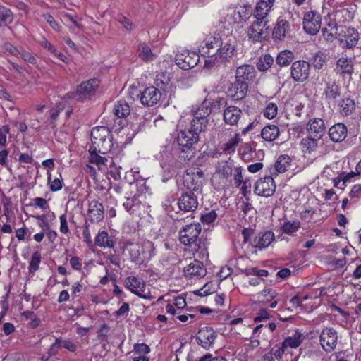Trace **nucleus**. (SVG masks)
<instances>
[{
    "instance_id": "ddd939ff",
    "label": "nucleus",
    "mask_w": 361,
    "mask_h": 361,
    "mask_svg": "<svg viewBox=\"0 0 361 361\" xmlns=\"http://www.w3.org/2000/svg\"><path fill=\"white\" fill-rule=\"evenodd\" d=\"M321 16L317 11H307L303 18L302 23L305 31L312 35L317 34L321 28Z\"/></svg>"
},
{
    "instance_id": "5fc2aeb1",
    "label": "nucleus",
    "mask_w": 361,
    "mask_h": 361,
    "mask_svg": "<svg viewBox=\"0 0 361 361\" xmlns=\"http://www.w3.org/2000/svg\"><path fill=\"white\" fill-rule=\"evenodd\" d=\"M277 111L278 108L276 104L275 103L270 102L264 109V115L267 118H274L276 116Z\"/></svg>"
},
{
    "instance_id": "ea45409f",
    "label": "nucleus",
    "mask_w": 361,
    "mask_h": 361,
    "mask_svg": "<svg viewBox=\"0 0 361 361\" xmlns=\"http://www.w3.org/2000/svg\"><path fill=\"white\" fill-rule=\"evenodd\" d=\"M202 181L199 180L197 175H192L191 173H187L183 177L184 185L192 191L197 190L202 185Z\"/></svg>"
},
{
    "instance_id": "58836bf2",
    "label": "nucleus",
    "mask_w": 361,
    "mask_h": 361,
    "mask_svg": "<svg viewBox=\"0 0 361 361\" xmlns=\"http://www.w3.org/2000/svg\"><path fill=\"white\" fill-rule=\"evenodd\" d=\"M304 338L303 335L296 331L290 336H288L285 338V340L282 342L283 348H297L300 345L302 341Z\"/></svg>"
},
{
    "instance_id": "3c124183",
    "label": "nucleus",
    "mask_w": 361,
    "mask_h": 361,
    "mask_svg": "<svg viewBox=\"0 0 361 361\" xmlns=\"http://www.w3.org/2000/svg\"><path fill=\"white\" fill-rule=\"evenodd\" d=\"M192 245L194 247L192 250L198 254V257L203 258L208 255L206 245L200 238H197V241L194 243Z\"/></svg>"
},
{
    "instance_id": "393cba45",
    "label": "nucleus",
    "mask_w": 361,
    "mask_h": 361,
    "mask_svg": "<svg viewBox=\"0 0 361 361\" xmlns=\"http://www.w3.org/2000/svg\"><path fill=\"white\" fill-rule=\"evenodd\" d=\"M255 78V68L251 65H243L237 68L235 71V79L245 82L246 84L254 80Z\"/></svg>"
},
{
    "instance_id": "bf43d9fd",
    "label": "nucleus",
    "mask_w": 361,
    "mask_h": 361,
    "mask_svg": "<svg viewBox=\"0 0 361 361\" xmlns=\"http://www.w3.org/2000/svg\"><path fill=\"white\" fill-rule=\"evenodd\" d=\"M242 167L240 166H235L234 167V184L238 187L241 185V183L243 182V178L242 176Z\"/></svg>"
},
{
    "instance_id": "864d4df0",
    "label": "nucleus",
    "mask_w": 361,
    "mask_h": 361,
    "mask_svg": "<svg viewBox=\"0 0 361 361\" xmlns=\"http://www.w3.org/2000/svg\"><path fill=\"white\" fill-rule=\"evenodd\" d=\"M13 20L10 10L4 6H0V26H4L11 23Z\"/></svg>"
},
{
    "instance_id": "49530a36",
    "label": "nucleus",
    "mask_w": 361,
    "mask_h": 361,
    "mask_svg": "<svg viewBox=\"0 0 361 361\" xmlns=\"http://www.w3.org/2000/svg\"><path fill=\"white\" fill-rule=\"evenodd\" d=\"M241 139L238 134H235L234 137L228 140L223 146L222 149L224 152L232 154L235 152L237 145L240 142Z\"/></svg>"
},
{
    "instance_id": "b1692460",
    "label": "nucleus",
    "mask_w": 361,
    "mask_h": 361,
    "mask_svg": "<svg viewBox=\"0 0 361 361\" xmlns=\"http://www.w3.org/2000/svg\"><path fill=\"white\" fill-rule=\"evenodd\" d=\"M87 212L91 221L99 222L104 216L103 204L97 200H92L89 202Z\"/></svg>"
},
{
    "instance_id": "1a4fd4ad",
    "label": "nucleus",
    "mask_w": 361,
    "mask_h": 361,
    "mask_svg": "<svg viewBox=\"0 0 361 361\" xmlns=\"http://www.w3.org/2000/svg\"><path fill=\"white\" fill-rule=\"evenodd\" d=\"M310 74V65L305 60H297L291 64L290 77L295 82L307 81Z\"/></svg>"
},
{
    "instance_id": "f8f14e48",
    "label": "nucleus",
    "mask_w": 361,
    "mask_h": 361,
    "mask_svg": "<svg viewBox=\"0 0 361 361\" xmlns=\"http://www.w3.org/2000/svg\"><path fill=\"white\" fill-rule=\"evenodd\" d=\"M200 61V56L195 51L183 49L176 56V64L182 69L194 68Z\"/></svg>"
},
{
    "instance_id": "412c9836",
    "label": "nucleus",
    "mask_w": 361,
    "mask_h": 361,
    "mask_svg": "<svg viewBox=\"0 0 361 361\" xmlns=\"http://www.w3.org/2000/svg\"><path fill=\"white\" fill-rule=\"evenodd\" d=\"M266 23L263 20H257L250 27L247 31L249 39L253 42H259L265 39L267 35V30L264 29Z\"/></svg>"
},
{
    "instance_id": "4c0bfd02",
    "label": "nucleus",
    "mask_w": 361,
    "mask_h": 361,
    "mask_svg": "<svg viewBox=\"0 0 361 361\" xmlns=\"http://www.w3.org/2000/svg\"><path fill=\"white\" fill-rule=\"evenodd\" d=\"M336 67L338 71L343 76L345 75H351L353 72V64L351 59L348 58H340L337 61Z\"/></svg>"
},
{
    "instance_id": "4468645a",
    "label": "nucleus",
    "mask_w": 361,
    "mask_h": 361,
    "mask_svg": "<svg viewBox=\"0 0 361 361\" xmlns=\"http://www.w3.org/2000/svg\"><path fill=\"white\" fill-rule=\"evenodd\" d=\"M99 81L96 79L89 80L80 84L75 91L74 97L78 101H84L94 95Z\"/></svg>"
},
{
    "instance_id": "423d86ee",
    "label": "nucleus",
    "mask_w": 361,
    "mask_h": 361,
    "mask_svg": "<svg viewBox=\"0 0 361 361\" xmlns=\"http://www.w3.org/2000/svg\"><path fill=\"white\" fill-rule=\"evenodd\" d=\"M199 130L195 126L190 124L188 128L180 130L177 135V142L178 145L183 147V150L190 149L193 146L197 144L200 140Z\"/></svg>"
},
{
    "instance_id": "603ef678",
    "label": "nucleus",
    "mask_w": 361,
    "mask_h": 361,
    "mask_svg": "<svg viewBox=\"0 0 361 361\" xmlns=\"http://www.w3.org/2000/svg\"><path fill=\"white\" fill-rule=\"evenodd\" d=\"M155 81L157 87L164 88L170 85L171 78L169 73L161 72L157 75Z\"/></svg>"
},
{
    "instance_id": "4be33fe9",
    "label": "nucleus",
    "mask_w": 361,
    "mask_h": 361,
    "mask_svg": "<svg viewBox=\"0 0 361 361\" xmlns=\"http://www.w3.org/2000/svg\"><path fill=\"white\" fill-rule=\"evenodd\" d=\"M161 96V92L157 88L149 87L141 93L140 102L145 106H152L160 100Z\"/></svg>"
},
{
    "instance_id": "6e6552de",
    "label": "nucleus",
    "mask_w": 361,
    "mask_h": 361,
    "mask_svg": "<svg viewBox=\"0 0 361 361\" xmlns=\"http://www.w3.org/2000/svg\"><path fill=\"white\" fill-rule=\"evenodd\" d=\"M338 332L332 327L324 328L319 335L322 348L327 353L333 352L338 345Z\"/></svg>"
},
{
    "instance_id": "9d476101",
    "label": "nucleus",
    "mask_w": 361,
    "mask_h": 361,
    "mask_svg": "<svg viewBox=\"0 0 361 361\" xmlns=\"http://www.w3.org/2000/svg\"><path fill=\"white\" fill-rule=\"evenodd\" d=\"M137 188V192L132 197H127L123 205L126 211L133 214L139 210L142 204L146 203V188L144 185L140 187L136 184L135 185Z\"/></svg>"
},
{
    "instance_id": "473e14b6",
    "label": "nucleus",
    "mask_w": 361,
    "mask_h": 361,
    "mask_svg": "<svg viewBox=\"0 0 361 361\" xmlns=\"http://www.w3.org/2000/svg\"><path fill=\"white\" fill-rule=\"evenodd\" d=\"M319 140H320V138L311 135L303 138L300 142L302 152L306 154L314 152L317 148Z\"/></svg>"
},
{
    "instance_id": "f257e3e1",
    "label": "nucleus",
    "mask_w": 361,
    "mask_h": 361,
    "mask_svg": "<svg viewBox=\"0 0 361 361\" xmlns=\"http://www.w3.org/2000/svg\"><path fill=\"white\" fill-rule=\"evenodd\" d=\"M125 250L128 252L132 262L142 264L148 262L154 255V247L150 240H144L138 243L128 241L126 243Z\"/></svg>"
},
{
    "instance_id": "c9c22d12",
    "label": "nucleus",
    "mask_w": 361,
    "mask_h": 361,
    "mask_svg": "<svg viewBox=\"0 0 361 361\" xmlns=\"http://www.w3.org/2000/svg\"><path fill=\"white\" fill-rule=\"evenodd\" d=\"M274 240V234L271 231H266L259 234L255 239V247L259 249L267 247Z\"/></svg>"
},
{
    "instance_id": "7ed1b4c3",
    "label": "nucleus",
    "mask_w": 361,
    "mask_h": 361,
    "mask_svg": "<svg viewBox=\"0 0 361 361\" xmlns=\"http://www.w3.org/2000/svg\"><path fill=\"white\" fill-rule=\"evenodd\" d=\"M235 47V39H223V42L220 44L217 51L205 60L204 67L209 68L228 61L234 56Z\"/></svg>"
},
{
    "instance_id": "6e6d98bb",
    "label": "nucleus",
    "mask_w": 361,
    "mask_h": 361,
    "mask_svg": "<svg viewBox=\"0 0 361 361\" xmlns=\"http://www.w3.org/2000/svg\"><path fill=\"white\" fill-rule=\"evenodd\" d=\"M245 273L248 276H260V277H266L269 275V272L267 270L259 269L257 267L247 269L245 270Z\"/></svg>"
},
{
    "instance_id": "7c9ffc66",
    "label": "nucleus",
    "mask_w": 361,
    "mask_h": 361,
    "mask_svg": "<svg viewBox=\"0 0 361 361\" xmlns=\"http://www.w3.org/2000/svg\"><path fill=\"white\" fill-rule=\"evenodd\" d=\"M290 161L291 159L288 155L279 156L275 163L274 172H271V174L276 176L279 173L288 171L290 166Z\"/></svg>"
},
{
    "instance_id": "69168bd1",
    "label": "nucleus",
    "mask_w": 361,
    "mask_h": 361,
    "mask_svg": "<svg viewBox=\"0 0 361 361\" xmlns=\"http://www.w3.org/2000/svg\"><path fill=\"white\" fill-rule=\"evenodd\" d=\"M325 59L322 55L315 54L313 59L312 64L314 68L321 69L324 66Z\"/></svg>"
},
{
    "instance_id": "052dcab7",
    "label": "nucleus",
    "mask_w": 361,
    "mask_h": 361,
    "mask_svg": "<svg viewBox=\"0 0 361 361\" xmlns=\"http://www.w3.org/2000/svg\"><path fill=\"white\" fill-rule=\"evenodd\" d=\"M42 17L49 24L51 28L56 31L60 30L59 24L54 20L52 16H51L49 13H45L42 16Z\"/></svg>"
},
{
    "instance_id": "5701e85b",
    "label": "nucleus",
    "mask_w": 361,
    "mask_h": 361,
    "mask_svg": "<svg viewBox=\"0 0 361 361\" xmlns=\"http://www.w3.org/2000/svg\"><path fill=\"white\" fill-rule=\"evenodd\" d=\"M248 85L235 79V81L231 85L228 89V95L235 100L243 99L247 92Z\"/></svg>"
},
{
    "instance_id": "bb28decb",
    "label": "nucleus",
    "mask_w": 361,
    "mask_h": 361,
    "mask_svg": "<svg viewBox=\"0 0 361 361\" xmlns=\"http://www.w3.org/2000/svg\"><path fill=\"white\" fill-rule=\"evenodd\" d=\"M275 0H259L255 8L254 16L257 20H264L271 11Z\"/></svg>"
},
{
    "instance_id": "f704fd0d",
    "label": "nucleus",
    "mask_w": 361,
    "mask_h": 361,
    "mask_svg": "<svg viewBox=\"0 0 361 361\" xmlns=\"http://www.w3.org/2000/svg\"><path fill=\"white\" fill-rule=\"evenodd\" d=\"M279 128L276 125H267L261 131L262 137L268 142H271L278 138L279 135Z\"/></svg>"
},
{
    "instance_id": "79ce46f5",
    "label": "nucleus",
    "mask_w": 361,
    "mask_h": 361,
    "mask_svg": "<svg viewBox=\"0 0 361 361\" xmlns=\"http://www.w3.org/2000/svg\"><path fill=\"white\" fill-rule=\"evenodd\" d=\"M113 112L119 118H126L130 114V108L126 102L118 101L114 104Z\"/></svg>"
},
{
    "instance_id": "774afa93",
    "label": "nucleus",
    "mask_w": 361,
    "mask_h": 361,
    "mask_svg": "<svg viewBox=\"0 0 361 361\" xmlns=\"http://www.w3.org/2000/svg\"><path fill=\"white\" fill-rule=\"evenodd\" d=\"M60 231L64 234H67L69 232L66 215L62 214L60 218Z\"/></svg>"
},
{
    "instance_id": "72a5a7b5",
    "label": "nucleus",
    "mask_w": 361,
    "mask_h": 361,
    "mask_svg": "<svg viewBox=\"0 0 361 361\" xmlns=\"http://www.w3.org/2000/svg\"><path fill=\"white\" fill-rule=\"evenodd\" d=\"M95 244L104 248H114L115 247L114 240L104 231L98 233L95 238Z\"/></svg>"
},
{
    "instance_id": "de8ad7c7",
    "label": "nucleus",
    "mask_w": 361,
    "mask_h": 361,
    "mask_svg": "<svg viewBox=\"0 0 361 361\" xmlns=\"http://www.w3.org/2000/svg\"><path fill=\"white\" fill-rule=\"evenodd\" d=\"M89 152L90 155L89 157V161L93 164H95L99 169L101 168L102 166L106 165L108 159L98 154L99 153L98 151L91 150V148L89 149Z\"/></svg>"
},
{
    "instance_id": "9b49d317",
    "label": "nucleus",
    "mask_w": 361,
    "mask_h": 361,
    "mask_svg": "<svg viewBox=\"0 0 361 361\" xmlns=\"http://www.w3.org/2000/svg\"><path fill=\"white\" fill-rule=\"evenodd\" d=\"M320 77L322 82L325 85L323 95L326 100L334 101L341 96V87L335 80L331 79L326 73L323 72H321L319 78Z\"/></svg>"
},
{
    "instance_id": "6ab92c4d",
    "label": "nucleus",
    "mask_w": 361,
    "mask_h": 361,
    "mask_svg": "<svg viewBox=\"0 0 361 361\" xmlns=\"http://www.w3.org/2000/svg\"><path fill=\"white\" fill-rule=\"evenodd\" d=\"M222 42L223 39L219 34L209 35L200 45V51L202 52L203 54L208 55L209 58L211 55L214 53L213 51H216Z\"/></svg>"
},
{
    "instance_id": "0eeeda50",
    "label": "nucleus",
    "mask_w": 361,
    "mask_h": 361,
    "mask_svg": "<svg viewBox=\"0 0 361 361\" xmlns=\"http://www.w3.org/2000/svg\"><path fill=\"white\" fill-rule=\"evenodd\" d=\"M202 231L200 224H190L183 226L179 231L180 242L186 246L192 247L199 238Z\"/></svg>"
},
{
    "instance_id": "13d9d810",
    "label": "nucleus",
    "mask_w": 361,
    "mask_h": 361,
    "mask_svg": "<svg viewBox=\"0 0 361 361\" xmlns=\"http://www.w3.org/2000/svg\"><path fill=\"white\" fill-rule=\"evenodd\" d=\"M61 347V338H56L54 343L51 345L49 347L47 354L49 355V356L53 357L56 355L60 348Z\"/></svg>"
},
{
    "instance_id": "e433bc0d",
    "label": "nucleus",
    "mask_w": 361,
    "mask_h": 361,
    "mask_svg": "<svg viewBox=\"0 0 361 361\" xmlns=\"http://www.w3.org/2000/svg\"><path fill=\"white\" fill-rule=\"evenodd\" d=\"M358 41V32L354 28H348L345 32L342 42L348 48L355 47Z\"/></svg>"
},
{
    "instance_id": "a19ab883",
    "label": "nucleus",
    "mask_w": 361,
    "mask_h": 361,
    "mask_svg": "<svg viewBox=\"0 0 361 361\" xmlns=\"http://www.w3.org/2000/svg\"><path fill=\"white\" fill-rule=\"evenodd\" d=\"M339 111L343 116L350 115L355 109L354 100L350 97L342 99L338 103Z\"/></svg>"
},
{
    "instance_id": "c85d7f7f",
    "label": "nucleus",
    "mask_w": 361,
    "mask_h": 361,
    "mask_svg": "<svg viewBox=\"0 0 361 361\" xmlns=\"http://www.w3.org/2000/svg\"><path fill=\"white\" fill-rule=\"evenodd\" d=\"M290 31L289 23L283 18H279L273 30V37L280 41L283 40Z\"/></svg>"
},
{
    "instance_id": "680f3d73",
    "label": "nucleus",
    "mask_w": 361,
    "mask_h": 361,
    "mask_svg": "<svg viewBox=\"0 0 361 361\" xmlns=\"http://www.w3.org/2000/svg\"><path fill=\"white\" fill-rule=\"evenodd\" d=\"M9 133V127L8 126H3L0 128V147H5L6 145V137Z\"/></svg>"
},
{
    "instance_id": "a211bd4d",
    "label": "nucleus",
    "mask_w": 361,
    "mask_h": 361,
    "mask_svg": "<svg viewBox=\"0 0 361 361\" xmlns=\"http://www.w3.org/2000/svg\"><path fill=\"white\" fill-rule=\"evenodd\" d=\"M178 205L185 212H195L198 207L197 197L191 191L183 193L178 198Z\"/></svg>"
},
{
    "instance_id": "f03ea898",
    "label": "nucleus",
    "mask_w": 361,
    "mask_h": 361,
    "mask_svg": "<svg viewBox=\"0 0 361 361\" xmlns=\"http://www.w3.org/2000/svg\"><path fill=\"white\" fill-rule=\"evenodd\" d=\"M91 141V150L98 151L100 154L108 153L113 147L112 135L105 126H97L92 129Z\"/></svg>"
},
{
    "instance_id": "09e8293b",
    "label": "nucleus",
    "mask_w": 361,
    "mask_h": 361,
    "mask_svg": "<svg viewBox=\"0 0 361 361\" xmlns=\"http://www.w3.org/2000/svg\"><path fill=\"white\" fill-rule=\"evenodd\" d=\"M41 259V253L39 251H36L32 254L28 266L30 273L33 274L39 269Z\"/></svg>"
},
{
    "instance_id": "f3484780",
    "label": "nucleus",
    "mask_w": 361,
    "mask_h": 361,
    "mask_svg": "<svg viewBox=\"0 0 361 361\" xmlns=\"http://www.w3.org/2000/svg\"><path fill=\"white\" fill-rule=\"evenodd\" d=\"M216 338V334L212 328L204 327L198 331L195 339L203 348L209 349L213 346Z\"/></svg>"
},
{
    "instance_id": "2f4dec72",
    "label": "nucleus",
    "mask_w": 361,
    "mask_h": 361,
    "mask_svg": "<svg viewBox=\"0 0 361 361\" xmlns=\"http://www.w3.org/2000/svg\"><path fill=\"white\" fill-rule=\"evenodd\" d=\"M137 53L139 57L145 62L152 61L157 57V54L152 51L150 47L145 42H141L138 44Z\"/></svg>"
},
{
    "instance_id": "4d7b16f0",
    "label": "nucleus",
    "mask_w": 361,
    "mask_h": 361,
    "mask_svg": "<svg viewBox=\"0 0 361 361\" xmlns=\"http://www.w3.org/2000/svg\"><path fill=\"white\" fill-rule=\"evenodd\" d=\"M133 352L139 355H146L150 352V348L145 343H136L133 346Z\"/></svg>"
},
{
    "instance_id": "cd10ccee",
    "label": "nucleus",
    "mask_w": 361,
    "mask_h": 361,
    "mask_svg": "<svg viewBox=\"0 0 361 361\" xmlns=\"http://www.w3.org/2000/svg\"><path fill=\"white\" fill-rule=\"evenodd\" d=\"M241 114L242 111L240 108L232 105L228 106L224 112V120L227 124L235 125L240 120Z\"/></svg>"
},
{
    "instance_id": "338daca9",
    "label": "nucleus",
    "mask_w": 361,
    "mask_h": 361,
    "mask_svg": "<svg viewBox=\"0 0 361 361\" xmlns=\"http://www.w3.org/2000/svg\"><path fill=\"white\" fill-rule=\"evenodd\" d=\"M270 315L266 309H260L257 316L255 317V322H259L264 319H268Z\"/></svg>"
},
{
    "instance_id": "20e7f679",
    "label": "nucleus",
    "mask_w": 361,
    "mask_h": 361,
    "mask_svg": "<svg viewBox=\"0 0 361 361\" xmlns=\"http://www.w3.org/2000/svg\"><path fill=\"white\" fill-rule=\"evenodd\" d=\"M234 167L233 161L231 159L218 163L212 177V183L216 189L220 190L228 185V179L231 176Z\"/></svg>"
},
{
    "instance_id": "aec40b11",
    "label": "nucleus",
    "mask_w": 361,
    "mask_h": 361,
    "mask_svg": "<svg viewBox=\"0 0 361 361\" xmlns=\"http://www.w3.org/2000/svg\"><path fill=\"white\" fill-rule=\"evenodd\" d=\"M125 283L126 288L140 298H147V293L145 292V283L142 279L135 276H128L126 279Z\"/></svg>"
},
{
    "instance_id": "dca6fc26",
    "label": "nucleus",
    "mask_w": 361,
    "mask_h": 361,
    "mask_svg": "<svg viewBox=\"0 0 361 361\" xmlns=\"http://www.w3.org/2000/svg\"><path fill=\"white\" fill-rule=\"evenodd\" d=\"M273 175L266 176L263 178L259 179L255 185V193L259 196L270 197L276 190V185L272 177Z\"/></svg>"
},
{
    "instance_id": "39448f33",
    "label": "nucleus",
    "mask_w": 361,
    "mask_h": 361,
    "mask_svg": "<svg viewBox=\"0 0 361 361\" xmlns=\"http://www.w3.org/2000/svg\"><path fill=\"white\" fill-rule=\"evenodd\" d=\"M212 113L211 102L207 100L196 107H192L191 114L193 118L190 124L196 127L199 132H204L208 126L207 117Z\"/></svg>"
},
{
    "instance_id": "37998d69",
    "label": "nucleus",
    "mask_w": 361,
    "mask_h": 361,
    "mask_svg": "<svg viewBox=\"0 0 361 361\" xmlns=\"http://www.w3.org/2000/svg\"><path fill=\"white\" fill-rule=\"evenodd\" d=\"M273 63V57L270 54H266L259 58L256 67L259 71L264 72L270 68Z\"/></svg>"
},
{
    "instance_id": "0e129e2a",
    "label": "nucleus",
    "mask_w": 361,
    "mask_h": 361,
    "mask_svg": "<svg viewBox=\"0 0 361 361\" xmlns=\"http://www.w3.org/2000/svg\"><path fill=\"white\" fill-rule=\"evenodd\" d=\"M69 263L73 269L75 271L82 270V260L78 257L73 256L71 257Z\"/></svg>"
},
{
    "instance_id": "a18cd8bd",
    "label": "nucleus",
    "mask_w": 361,
    "mask_h": 361,
    "mask_svg": "<svg viewBox=\"0 0 361 361\" xmlns=\"http://www.w3.org/2000/svg\"><path fill=\"white\" fill-rule=\"evenodd\" d=\"M278 296V293L276 290L272 288H264L257 295V300L261 302H267L271 301Z\"/></svg>"
},
{
    "instance_id": "e2e57ef3",
    "label": "nucleus",
    "mask_w": 361,
    "mask_h": 361,
    "mask_svg": "<svg viewBox=\"0 0 361 361\" xmlns=\"http://www.w3.org/2000/svg\"><path fill=\"white\" fill-rule=\"evenodd\" d=\"M216 214L214 210H211L209 212L202 214L201 220L203 223L210 224L212 223L216 219Z\"/></svg>"
},
{
    "instance_id": "8fccbe9b",
    "label": "nucleus",
    "mask_w": 361,
    "mask_h": 361,
    "mask_svg": "<svg viewBox=\"0 0 361 361\" xmlns=\"http://www.w3.org/2000/svg\"><path fill=\"white\" fill-rule=\"evenodd\" d=\"M300 227V222L298 220L290 221H286L282 225V231L287 234H292L296 232Z\"/></svg>"
},
{
    "instance_id": "c03bdc74",
    "label": "nucleus",
    "mask_w": 361,
    "mask_h": 361,
    "mask_svg": "<svg viewBox=\"0 0 361 361\" xmlns=\"http://www.w3.org/2000/svg\"><path fill=\"white\" fill-rule=\"evenodd\" d=\"M294 59V54L288 50H283L281 51L276 59V63L280 66H288Z\"/></svg>"
},
{
    "instance_id": "a878e982",
    "label": "nucleus",
    "mask_w": 361,
    "mask_h": 361,
    "mask_svg": "<svg viewBox=\"0 0 361 361\" xmlns=\"http://www.w3.org/2000/svg\"><path fill=\"white\" fill-rule=\"evenodd\" d=\"M307 130L310 135L321 139L325 133L324 122L321 118H314L310 119L308 122Z\"/></svg>"
},
{
    "instance_id": "2eb2a0df",
    "label": "nucleus",
    "mask_w": 361,
    "mask_h": 361,
    "mask_svg": "<svg viewBox=\"0 0 361 361\" xmlns=\"http://www.w3.org/2000/svg\"><path fill=\"white\" fill-rule=\"evenodd\" d=\"M183 273L184 276L189 279H200L204 277L207 271L202 262L193 259L183 268Z\"/></svg>"
},
{
    "instance_id": "c756f323",
    "label": "nucleus",
    "mask_w": 361,
    "mask_h": 361,
    "mask_svg": "<svg viewBox=\"0 0 361 361\" xmlns=\"http://www.w3.org/2000/svg\"><path fill=\"white\" fill-rule=\"evenodd\" d=\"M329 135L335 142L343 141L347 135L346 126L343 123H337L329 128Z\"/></svg>"
}]
</instances>
